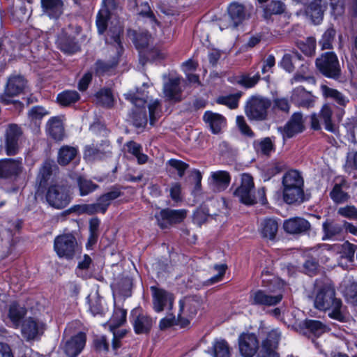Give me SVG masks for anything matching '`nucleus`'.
I'll use <instances>...</instances> for the list:
<instances>
[{
	"mask_svg": "<svg viewBox=\"0 0 357 357\" xmlns=\"http://www.w3.org/2000/svg\"><path fill=\"white\" fill-rule=\"evenodd\" d=\"M57 173L58 167L55 162L50 159L46 160L40 167L37 178L40 186L53 185L56 181Z\"/></svg>",
	"mask_w": 357,
	"mask_h": 357,
	"instance_id": "22",
	"label": "nucleus"
},
{
	"mask_svg": "<svg viewBox=\"0 0 357 357\" xmlns=\"http://www.w3.org/2000/svg\"><path fill=\"white\" fill-rule=\"evenodd\" d=\"M58 47L64 53L72 54L79 50V45L74 36L62 32L57 38Z\"/></svg>",
	"mask_w": 357,
	"mask_h": 357,
	"instance_id": "33",
	"label": "nucleus"
},
{
	"mask_svg": "<svg viewBox=\"0 0 357 357\" xmlns=\"http://www.w3.org/2000/svg\"><path fill=\"white\" fill-rule=\"evenodd\" d=\"M203 120L213 134H218L226 125V119L222 115L211 111L204 112Z\"/></svg>",
	"mask_w": 357,
	"mask_h": 357,
	"instance_id": "29",
	"label": "nucleus"
},
{
	"mask_svg": "<svg viewBox=\"0 0 357 357\" xmlns=\"http://www.w3.org/2000/svg\"><path fill=\"white\" fill-rule=\"evenodd\" d=\"M283 168L284 165L274 162L270 165H264L263 167V171L266 174L267 176L270 178L280 173Z\"/></svg>",
	"mask_w": 357,
	"mask_h": 357,
	"instance_id": "64",
	"label": "nucleus"
},
{
	"mask_svg": "<svg viewBox=\"0 0 357 357\" xmlns=\"http://www.w3.org/2000/svg\"><path fill=\"white\" fill-rule=\"evenodd\" d=\"M298 47L303 54L311 56L315 52L316 40L313 37H309L304 41L298 42Z\"/></svg>",
	"mask_w": 357,
	"mask_h": 357,
	"instance_id": "54",
	"label": "nucleus"
},
{
	"mask_svg": "<svg viewBox=\"0 0 357 357\" xmlns=\"http://www.w3.org/2000/svg\"><path fill=\"white\" fill-rule=\"evenodd\" d=\"M109 14L107 9H100L96 16V26L99 34H103L107 27Z\"/></svg>",
	"mask_w": 357,
	"mask_h": 357,
	"instance_id": "53",
	"label": "nucleus"
},
{
	"mask_svg": "<svg viewBox=\"0 0 357 357\" xmlns=\"http://www.w3.org/2000/svg\"><path fill=\"white\" fill-rule=\"evenodd\" d=\"M316 66L324 76L337 79L340 77L341 69L337 55L332 52L322 54L316 59Z\"/></svg>",
	"mask_w": 357,
	"mask_h": 357,
	"instance_id": "9",
	"label": "nucleus"
},
{
	"mask_svg": "<svg viewBox=\"0 0 357 357\" xmlns=\"http://www.w3.org/2000/svg\"><path fill=\"white\" fill-rule=\"evenodd\" d=\"M96 102L104 107H112L114 102V98L112 91L109 89H103L96 94Z\"/></svg>",
	"mask_w": 357,
	"mask_h": 357,
	"instance_id": "50",
	"label": "nucleus"
},
{
	"mask_svg": "<svg viewBox=\"0 0 357 357\" xmlns=\"http://www.w3.org/2000/svg\"><path fill=\"white\" fill-rule=\"evenodd\" d=\"M337 214L349 220H357V208L353 205L340 207Z\"/></svg>",
	"mask_w": 357,
	"mask_h": 357,
	"instance_id": "60",
	"label": "nucleus"
},
{
	"mask_svg": "<svg viewBox=\"0 0 357 357\" xmlns=\"http://www.w3.org/2000/svg\"><path fill=\"white\" fill-rule=\"evenodd\" d=\"M26 81L21 75L11 76L8 78L4 92L0 94V102L8 105L13 104L16 109H21L23 104L13 100V97L21 93L25 88Z\"/></svg>",
	"mask_w": 357,
	"mask_h": 357,
	"instance_id": "6",
	"label": "nucleus"
},
{
	"mask_svg": "<svg viewBox=\"0 0 357 357\" xmlns=\"http://www.w3.org/2000/svg\"><path fill=\"white\" fill-rule=\"evenodd\" d=\"M259 79L260 75L259 73L254 75L243 74L238 77L237 82L245 88H252L257 84Z\"/></svg>",
	"mask_w": 357,
	"mask_h": 357,
	"instance_id": "55",
	"label": "nucleus"
},
{
	"mask_svg": "<svg viewBox=\"0 0 357 357\" xmlns=\"http://www.w3.org/2000/svg\"><path fill=\"white\" fill-rule=\"evenodd\" d=\"M181 77L172 76L168 81L164 83L163 93L169 100L178 102L181 100L182 89L181 86Z\"/></svg>",
	"mask_w": 357,
	"mask_h": 357,
	"instance_id": "26",
	"label": "nucleus"
},
{
	"mask_svg": "<svg viewBox=\"0 0 357 357\" xmlns=\"http://www.w3.org/2000/svg\"><path fill=\"white\" fill-rule=\"evenodd\" d=\"M128 36L132 41L140 55L147 52V59L156 60L165 57V54L158 48H152L153 38L147 31L128 30Z\"/></svg>",
	"mask_w": 357,
	"mask_h": 357,
	"instance_id": "3",
	"label": "nucleus"
},
{
	"mask_svg": "<svg viewBox=\"0 0 357 357\" xmlns=\"http://www.w3.org/2000/svg\"><path fill=\"white\" fill-rule=\"evenodd\" d=\"M202 299L200 296H190L183 298L179 301V312L178 321L186 325L189 323L188 319L195 317L202 305Z\"/></svg>",
	"mask_w": 357,
	"mask_h": 357,
	"instance_id": "11",
	"label": "nucleus"
},
{
	"mask_svg": "<svg viewBox=\"0 0 357 357\" xmlns=\"http://www.w3.org/2000/svg\"><path fill=\"white\" fill-rule=\"evenodd\" d=\"M254 188L252 177L243 174L241 177V185L235 190L234 195L239 202L245 205H253L257 203L256 196L252 192Z\"/></svg>",
	"mask_w": 357,
	"mask_h": 357,
	"instance_id": "14",
	"label": "nucleus"
},
{
	"mask_svg": "<svg viewBox=\"0 0 357 357\" xmlns=\"http://www.w3.org/2000/svg\"><path fill=\"white\" fill-rule=\"evenodd\" d=\"M332 110L331 107L326 105L321 108L319 115L313 114L311 116V126L314 130L321 129L319 119L324 122V128L326 130L335 132L336 130L335 125L331 120Z\"/></svg>",
	"mask_w": 357,
	"mask_h": 357,
	"instance_id": "23",
	"label": "nucleus"
},
{
	"mask_svg": "<svg viewBox=\"0 0 357 357\" xmlns=\"http://www.w3.org/2000/svg\"><path fill=\"white\" fill-rule=\"evenodd\" d=\"M43 12L50 18L57 19L63 13V2L61 0H40Z\"/></svg>",
	"mask_w": 357,
	"mask_h": 357,
	"instance_id": "32",
	"label": "nucleus"
},
{
	"mask_svg": "<svg viewBox=\"0 0 357 357\" xmlns=\"http://www.w3.org/2000/svg\"><path fill=\"white\" fill-rule=\"evenodd\" d=\"M230 181L231 177L227 172L218 170L211 173L208 183L213 190L220 192L229 186Z\"/></svg>",
	"mask_w": 357,
	"mask_h": 357,
	"instance_id": "27",
	"label": "nucleus"
},
{
	"mask_svg": "<svg viewBox=\"0 0 357 357\" xmlns=\"http://www.w3.org/2000/svg\"><path fill=\"white\" fill-rule=\"evenodd\" d=\"M208 353L213 357H230L229 348L227 342L223 339H215Z\"/></svg>",
	"mask_w": 357,
	"mask_h": 357,
	"instance_id": "41",
	"label": "nucleus"
},
{
	"mask_svg": "<svg viewBox=\"0 0 357 357\" xmlns=\"http://www.w3.org/2000/svg\"><path fill=\"white\" fill-rule=\"evenodd\" d=\"M278 222L275 218H265L260 224L259 232L261 236L269 240H274L278 231Z\"/></svg>",
	"mask_w": 357,
	"mask_h": 357,
	"instance_id": "36",
	"label": "nucleus"
},
{
	"mask_svg": "<svg viewBox=\"0 0 357 357\" xmlns=\"http://www.w3.org/2000/svg\"><path fill=\"white\" fill-rule=\"evenodd\" d=\"M291 100L298 107L310 108L314 107L316 97L303 86H298L293 89Z\"/></svg>",
	"mask_w": 357,
	"mask_h": 357,
	"instance_id": "25",
	"label": "nucleus"
},
{
	"mask_svg": "<svg viewBox=\"0 0 357 357\" xmlns=\"http://www.w3.org/2000/svg\"><path fill=\"white\" fill-rule=\"evenodd\" d=\"M152 294L153 308L156 312H161L165 309L172 308L174 296L167 290L155 286L150 287Z\"/></svg>",
	"mask_w": 357,
	"mask_h": 357,
	"instance_id": "13",
	"label": "nucleus"
},
{
	"mask_svg": "<svg viewBox=\"0 0 357 357\" xmlns=\"http://www.w3.org/2000/svg\"><path fill=\"white\" fill-rule=\"evenodd\" d=\"M86 341V334L79 332L63 342V350L68 357H77L84 348Z\"/></svg>",
	"mask_w": 357,
	"mask_h": 357,
	"instance_id": "18",
	"label": "nucleus"
},
{
	"mask_svg": "<svg viewBox=\"0 0 357 357\" xmlns=\"http://www.w3.org/2000/svg\"><path fill=\"white\" fill-rule=\"evenodd\" d=\"M315 291V307L328 312V317L333 319L344 321L346 319L344 307L341 300L335 297L333 287L328 282H321L317 280Z\"/></svg>",
	"mask_w": 357,
	"mask_h": 357,
	"instance_id": "1",
	"label": "nucleus"
},
{
	"mask_svg": "<svg viewBox=\"0 0 357 357\" xmlns=\"http://www.w3.org/2000/svg\"><path fill=\"white\" fill-rule=\"evenodd\" d=\"M334 249L336 252L337 257L346 259L348 262H351L355 253L354 245L349 242L343 243H335Z\"/></svg>",
	"mask_w": 357,
	"mask_h": 357,
	"instance_id": "42",
	"label": "nucleus"
},
{
	"mask_svg": "<svg viewBox=\"0 0 357 357\" xmlns=\"http://www.w3.org/2000/svg\"><path fill=\"white\" fill-rule=\"evenodd\" d=\"M111 153V146L107 141H102L100 144H92L85 146L84 156H101Z\"/></svg>",
	"mask_w": 357,
	"mask_h": 357,
	"instance_id": "37",
	"label": "nucleus"
},
{
	"mask_svg": "<svg viewBox=\"0 0 357 357\" xmlns=\"http://www.w3.org/2000/svg\"><path fill=\"white\" fill-rule=\"evenodd\" d=\"M131 323L136 334H147L152 328L155 321L149 315L139 313L138 310L131 312Z\"/></svg>",
	"mask_w": 357,
	"mask_h": 357,
	"instance_id": "19",
	"label": "nucleus"
},
{
	"mask_svg": "<svg viewBox=\"0 0 357 357\" xmlns=\"http://www.w3.org/2000/svg\"><path fill=\"white\" fill-rule=\"evenodd\" d=\"M58 102L63 106H68L79 99V93L75 91H64L57 96Z\"/></svg>",
	"mask_w": 357,
	"mask_h": 357,
	"instance_id": "48",
	"label": "nucleus"
},
{
	"mask_svg": "<svg viewBox=\"0 0 357 357\" xmlns=\"http://www.w3.org/2000/svg\"><path fill=\"white\" fill-rule=\"evenodd\" d=\"M127 312L121 307H114V312L108 321V326L111 331H116V329L122 326L126 321Z\"/></svg>",
	"mask_w": 357,
	"mask_h": 357,
	"instance_id": "44",
	"label": "nucleus"
},
{
	"mask_svg": "<svg viewBox=\"0 0 357 357\" xmlns=\"http://www.w3.org/2000/svg\"><path fill=\"white\" fill-rule=\"evenodd\" d=\"M45 324L38 318L29 317L22 324V335L26 340H38L44 333Z\"/></svg>",
	"mask_w": 357,
	"mask_h": 357,
	"instance_id": "17",
	"label": "nucleus"
},
{
	"mask_svg": "<svg viewBox=\"0 0 357 357\" xmlns=\"http://www.w3.org/2000/svg\"><path fill=\"white\" fill-rule=\"evenodd\" d=\"M149 120L151 125H154L155 122L161 115V107L159 100H151L149 104Z\"/></svg>",
	"mask_w": 357,
	"mask_h": 357,
	"instance_id": "56",
	"label": "nucleus"
},
{
	"mask_svg": "<svg viewBox=\"0 0 357 357\" xmlns=\"http://www.w3.org/2000/svg\"><path fill=\"white\" fill-rule=\"evenodd\" d=\"M46 132L54 140H62L64 137V126L62 117H51L46 124Z\"/></svg>",
	"mask_w": 357,
	"mask_h": 357,
	"instance_id": "28",
	"label": "nucleus"
},
{
	"mask_svg": "<svg viewBox=\"0 0 357 357\" xmlns=\"http://www.w3.org/2000/svg\"><path fill=\"white\" fill-rule=\"evenodd\" d=\"M321 91L325 97L333 99L340 105L344 106L349 102L348 98L336 89L322 86Z\"/></svg>",
	"mask_w": 357,
	"mask_h": 357,
	"instance_id": "47",
	"label": "nucleus"
},
{
	"mask_svg": "<svg viewBox=\"0 0 357 357\" xmlns=\"http://www.w3.org/2000/svg\"><path fill=\"white\" fill-rule=\"evenodd\" d=\"M240 96V93L222 96L218 99V102L222 105H227L230 109H235L238 105V100Z\"/></svg>",
	"mask_w": 357,
	"mask_h": 357,
	"instance_id": "58",
	"label": "nucleus"
},
{
	"mask_svg": "<svg viewBox=\"0 0 357 357\" xmlns=\"http://www.w3.org/2000/svg\"><path fill=\"white\" fill-rule=\"evenodd\" d=\"M284 4L279 1H272L264 10V17L266 20L271 18V15L281 14L284 11Z\"/></svg>",
	"mask_w": 357,
	"mask_h": 357,
	"instance_id": "49",
	"label": "nucleus"
},
{
	"mask_svg": "<svg viewBox=\"0 0 357 357\" xmlns=\"http://www.w3.org/2000/svg\"><path fill=\"white\" fill-rule=\"evenodd\" d=\"M245 18L244 6L238 3H231L228 7V15L221 20L220 29L236 28Z\"/></svg>",
	"mask_w": 357,
	"mask_h": 357,
	"instance_id": "15",
	"label": "nucleus"
},
{
	"mask_svg": "<svg viewBox=\"0 0 357 357\" xmlns=\"http://www.w3.org/2000/svg\"><path fill=\"white\" fill-rule=\"evenodd\" d=\"M255 149L261 154L268 155L274 150L273 140L270 137H265L255 142Z\"/></svg>",
	"mask_w": 357,
	"mask_h": 357,
	"instance_id": "52",
	"label": "nucleus"
},
{
	"mask_svg": "<svg viewBox=\"0 0 357 357\" xmlns=\"http://www.w3.org/2000/svg\"><path fill=\"white\" fill-rule=\"evenodd\" d=\"M305 129L303 115L300 112L292 114L290 119L283 128L278 130L283 138H291L294 135L302 132Z\"/></svg>",
	"mask_w": 357,
	"mask_h": 357,
	"instance_id": "20",
	"label": "nucleus"
},
{
	"mask_svg": "<svg viewBox=\"0 0 357 357\" xmlns=\"http://www.w3.org/2000/svg\"><path fill=\"white\" fill-rule=\"evenodd\" d=\"M283 298L281 291L269 289H257L250 295V303L252 305L263 307L275 306Z\"/></svg>",
	"mask_w": 357,
	"mask_h": 357,
	"instance_id": "10",
	"label": "nucleus"
},
{
	"mask_svg": "<svg viewBox=\"0 0 357 357\" xmlns=\"http://www.w3.org/2000/svg\"><path fill=\"white\" fill-rule=\"evenodd\" d=\"M46 200L52 207L61 209L70 202V197L63 185H51L46 192Z\"/></svg>",
	"mask_w": 357,
	"mask_h": 357,
	"instance_id": "12",
	"label": "nucleus"
},
{
	"mask_svg": "<svg viewBox=\"0 0 357 357\" xmlns=\"http://www.w3.org/2000/svg\"><path fill=\"white\" fill-rule=\"evenodd\" d=\"M314 255L321 263H326L331 258L337 257L334 244H322L313 249Z\"/></svg>",
	"mask_w": 357,
	"mask_h": 357,
	"instance_id": "40",
	"label": "nucleus"
},
{
	"mask_svg": "<svg viewBox=\"0 0 357 357\" xmlns=\"http://www.w3.org/2000/svg\"><path fill=\"white\" fill-rule=\"evenodd\" d=\"M272 109L274 111H280L288 113L290 109V103L289 100L284 97L276 98L273 100Z\"/></svg>",
	"mask_w": 357,
	"mask_h": 357,
	"instance_id": "59",
	"label": "nucleus"
},
{
	"mask_svg": "<svg viewBox=\"0 0 357 357\" xmlns=\"http://www.w3.org/2000/svg\"><path fill=\"white\" fill-rule=\"evenodd\" d=\"M26 313V308L20 306L17 303H13L10 305L8 317L13 327L18 328L20 326L22 319L24 317Z\"/></svg>",
	"mask_w": 357,
	"mask_h": 357,
	"instance_id": "38",
	"label": "nucleus"
},
{
	"mask_svg": "<svg viewBox=\"0 0 357 357\" xmlns=\"http://www.w3.org/2000/svg\"><path fill=\"white\" fill-rule=\"evenodd\" d=\"M123 150L126 154H130L132 156H146L141 153L142 146L139 144L132 141L126 143L124 146Z\"/></svg>",
	"mask_w": 357,
	"mask_h": 357,
	"instance_id": "61",
	"label": "nucleus"
},
{
	"mask_svg": "<svg viewBox=\"0 0 357 357\" xmlns=\"http://www.w3.org/2000/svg\"><path fill=\"white\" fill-rule=\"evenodd\" d=\"M271 106V102L268 98L260 96H252L247 102L245 114L250 120L264 121Z\"/></svg>",
	"mask_w": 357,
	"mask_h": 357,
	"instance_id": "8",
	"label": "nucleus"
},
{
	"mask_svg": "<svg viewBox=\"0 0 357 357\" xmlns=\"http://www.w3.org/2000/svg\"><path fill=\"white\" fill-rule=\"evenodd\" d=\"M347 188L348 185L344 179L342 178L339 183H335L330 192V197L334 203L340 204L349 200L350 196L344 191Z\"/></svg>",
	"mask_w": 357,
	"mask_h": 357,
	"instance_id": "35",
	"label": "nucleus"
},
{
	"mask_svg": "<svg viewBox=\"0 0 357 357\" xmlns=\"http://www.w3.org/2000/svg\"><path fill=\"white\" fill-rule=\"evenodd\" d=\"M22 165L18 160L12 158L0 160V178L16 176L22 171Z\"/></svg>",
	"mask_w": 357,
	"mask_h": 357,
	"instance_id": "30",
	"label": "nucleus"
},
{
	"mask_svg": "<svg viewBox=\"0 0 357 357\" xmlns=\"http://www.w3.org/2000/svg\"><path fill=\"white\" fill-rule=\"evenodd\" d=\"M283 227L287 233L293 234H302L310 229V224L304 218H293L285 220Z\"/></svg>",
	"mask_w": 357,
	"mask_h": 357,
	"instance_id": "31",
	"label": "nucleus"
},
{
	"mask_svg": "<svg viewBox=\"0 0 357 357\" xmlns=\"http://www.w3.org/2000/svg\"><path fill=\"white\" fill-rule=\"evenodd\" d=\"M122 32L123 28L119 23L115 24L114 26L109 27L105 41L107 43H114L116 45V52L112 61L105 62L98 61L96 63V70L97 73L101 75L105 73H107L110 69L113 68L118 64L119 57L123 52V46L121 41V35Z\"/></svg>",
	"mask_w": 357,
	"mask_h": 357,
	"instance_id": "4",
	"label": "nucleus"
},
{
	"mask_svg": "<svg viewBox=\"0 0 357 357\" xmlns=\"http://www.w3.org/2000/svg\"><path fill=\"white\" fill-rule=\"evenodd\" d=\"M50 114L49 111L42 106H34L28 112V118L31 123L39 126L43 118Z\"/></svg>",
	"mask_w": 357,
	"mask_h": 357,
	"instance_id": "45",
	"label": "nucleus"
},
{
	"mask_svg": "<svg viewBox=\"0 0 357 357\" xmlns=\"http://www.w3.org/2000/svg\"><path fill=\"white\" fill-rule=\"evenodd\" d=\"M280 339V333L278 329L270 331L263 341L259 357H279L275 351Z\"/></svg>",
	"mask_w": 357,
	"mask_h": 357,
	"instance_id": "21",
	"label": "nucleus"
},
{
	"mask_svg": "<svg viewBox=\"0 0 357 357\" xmlns=\"http://www.w3.org/2000/svg\"><path fill=\"white\" fill-rule=\"evenodd\" d=\"M326 2L323 0H312L307 8L306 13L310 15L314 24H319L323 20Z\"/></svg>",
	"mask_w": 357,
	"mask_h": 357,
	"instance_id": "34",
	"label": "nucleus"
},
{
	"mask_svg": "<svg viewBox=\"0 0 357 357\" xmlns=\"http://www.w3.org/2000/svg\"><path fill=\"white\" fill-rule=\"evenodd\" d=\"M324 231L323 239H331L339 236L342 232V227L333 220H327L322 225Z\"/></svg>",
	"mask_w": 357,
	"mask_h": 357,
	"instance_id": "43",
	"label": "nucleus"
},
{
	"mask_svg": "<svg viewBox=\"0 0 357 357\" xmlns=\"http://www.w3.org/2000/svg\"><path fill=\"white\" fill-rule=\"evenodd\" d=\"M238 347L243 357H252L259 347L257 336L252 333H243L238 338Z\"/></svg>",
	"mask_w": 357,
	"mask_h": 357,
	"instance_id": "24",
	"label": "nucleus"
},
{
	"mask_svg": "<svg viewBox=\"0 0 357 357\" xmlns=\"http://www.w3.org/2000/svg\"><path fill=\"white\" fill-rule=\"evenodd\" d=\"M348 68L351 74V82L357 89V56L352 54L348 61Z\"/></svg>",
	"mask_w": 357,
	"mask_h": 357,
	"instance_id": "62",
	"label": "nucleus"
},
{
	"mask_svg": "<svg viewBox=\"0 0 357 357\" xmlns=\"http://www.w3.org/2000/svg\"><path fill=\"white\" fill-rule=\"evenodd\" d=\"M121 195V191L117 188H114L101 195L96 202L100 213H105L112 202L119 197Z\"/></svg>",
	"mask_w": 357,
	"mask_h": 357,
	"instance_id": "39",
	"label": "nucleus"
},
{
	"mask_svg": "<svg viewBox=\"0 0 357 357\" xmlns=\"http://www.w3.org/2000/svg\"><path fill=\"white\" fill-rule=\"evenodd\" d=\"M188 211L185 209H170L165 208L161 210L155 215L158 225L164 229L167 228L172 225L181 222L187 216Z\"/></svg>",
	"mask_w": 357,
	"mask_h": 357,
	"instance_id": "16",
	"label": "nucleus"
},
{
	"mask_svg": "<svg viewBox=\"0 0 357 357\" xmlns=\"http://www.w3.org/2000/svg\"><path fill=\"white\" fill-rule=\"evenodd\" d=\"M77 185L81 196H85L95 191L98 188V185L93 183L91 180L79 176L77 179Z\"/></svg>",
	"mask_w": 357,
	"mask_h": 357,
	"instance_id": "51",
	"label": "nucleus"
},
{
	"mask_svg": "<svg viewBox=\"0 0 357 357\" xmlns=\"http://www.w3.org/2000/svg\"><path fill=\"white\" fill-rule=\"evenodd\" d=\"M124 96L135 107L131 116L135 126L137 128L145 126L147 123V115L144 105L147 101V93L137 88L135 91H130L125 93Z\"/></svg>",
	"mask_w": 357,
	"mask_h": 357,
	"instance_id": "5",
	"label": "nucleus"
},
{
	"mask_svg": "<svg viewBox=\"0 0 357 357\" xmlns=\"http://www.w3.org/2000/svg\"><path fill=\"white\" fill-rule=\"evenodd\" d=\"M303 326L315 336H319L328 329L326 325L317 320L306 319L303 322Z\"/></svg>",
	"mask_w": 357,
	"mask_h": 357,
	"instance_id": "46",
	"label": "nucleus"
},
{
	"mask_svg": "<svg viewBox=\"0 0 357 357\" xmlns=\"http://www.w3.org/2000/svg\"><path fill=\"white\" fill-rule=\"evenodd\" d=\"M79 250L77 239L71 233L60 234L54 240V250L59 258L72 259Z\"/></svg>",
	"mask_w": 357,
	"mask_h": 357,
	"instance_id": "7",
	"label": "nucleus"
},
{
	"mask_svg": "<svg viewBox=\"0 0 357 357\" xmlns=\"http://www.w3.org/2000/svg\"><path fill=\"white\" fill-rule=\"evenodd\" d=\"M282 197L288 204H301L305 201L304 181L301 173L295 169L287 172L282 176Z\"/></svg>",
	"mask_w": 357,
	"mask_h": 357,
	"instance_id": "2",
	"label": "nucleus"
},
{
	"mask_svg": "<svg viewBox=\"0 0 357 357\" xmlns=\"http://www.w3.org/2000/svg\"><path fill=\"white\" fill-rule=\"evenodd\" d=\"M208 217V211L205 208H199L193 213V222L195 224L200 227L206 221Z\"/></svg>",
	"mask_w": 357,
	"mask_h": 357,
	"instance_id": "63",
	"label": "nucleus"
},
{
	"mask_svg": "<svg viewBox=\"0 0 357 357\" xmlns=\"http://www.w3.org/2000/svg\"><path fill=\"white\" fill-rule=\"evenodd\" d=\"M335 33L336 31L333 28H329L324 33L321 39L319 40V45L322 50L332 49Z\"/></svg>",
	"mask_w": 357,
	"mask_h": 357,
	"instance_id": "57",
	"label": "nucleus"
}]
</instances>
